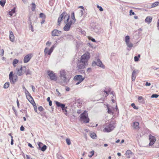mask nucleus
Masks as SVG:
<instances>
[{
    "mask_svg": "<svg viewBox=\"0 0 159 159\" xmlns=\"http://www.w3.org/2000/svg\"><path fill=\"white\" fill-rule=\"evenodd\" d=\"M76 19L75 17V13L74 12H73L71 15V18L69 22L68 23H65L66 25L64 27V30L66 31H68L69 30L71 25L74 24L75 21Z\"/></svg>",
    "mask_w": 159,
    "mask_h": 159,
    "instance_id": "1",
    "label": "nucleus"
},
{
    "mask_svg": "<svg viewBox=\"0 0 159 159\" xmlns=\"http://www.w3.org/2000/svg\"><path fill=\"white\" fill-rule=\"evenodd\" d=\"M60 77L64 82L66 83L69 82L70 79L66 72L65 70L62 69L60 71Z\"/></svg>",
    "mask_w": 159,
    "mask_h": 159,
    "instance_id": "2",
    "label": "nucleus"
},
{
    "mask_svg": "<svg viewBox=\"0 0 159 159\" xmlns=\"http://www.w3.org/2000/svg\"><path fill=\"white\" fill-rule=\"evenodd\" d=\"M80 120L85 123H88L89 121L90 120L88 117L87 111H84L80 114Z\"/></svg>",
    "mask_w": 159,
    "mask_h": 159,
    "instance_id": "3",
    "label": "nucleus"
},
{
    "mask_svg": "<svg viewBox=\"0 0 159 159\" xmlns=\"http://www.w3.org/2000/svg\"><path fill=\"white\" fill-rule=\"evenodd\" d=\"M55 103L57 107H60L61 108L62 111L64 114L66 116H67V107H66L65 104L61 103L57 101H56Z\"/></svg>",
    "mask_w": 159,
    "mask_h": 159,
    "instance_id": "4",
    "label": "nucleus"
},
{
    "mask_svg": "<svg viewBox=\"0 0 159 159\" xmlns=\"http://www.w3.org/2000/svg\"><path fill=\"white\" fill-rule=\"evenodd\" d=\"M9 79L11 84H13L17 80L18 77L16 75L13 74L12 71H11L9 75Z\"/></svg>",
    "mask_w": 159,
    "mask_h": 159,
    "instance_id": "5",
    "label": "nucleus"
},
{
    "mask_svg": "<svg viewBox=\"0 0 159 159\" xmlns=\"http://www.w3.org/2000/svg\"><path fill=\"white\" fill-rule=\"evenodd\" d=\"M90 57V53L88 52H86L81 56L80 61L85 64H87L88 61Z\"/></svg>",
    "mask_w": 159,
    "mask_h": 159,
    "instance_id": "6",
    "label": "nucleus"
},
{
    "mask_svg": "<svg viewBox=\"0 0 159 159\" xmlns=\"http://www.w3.org/2000/svg\"><path fill=\"white\" fill-rule=\"evenodd\" d=\"M115 128L113 124H108L106 127L103 129L104 132H109L112 131Z\"/></svg>",
    "mask_w": 159,
    "mask_h": 159,
    "instance_id": "7",
    "label": "nucleus"
},
{
    "mask_svg": "<svg viewBox=\"0 0 159 159\" xmlns=\"http://www.w3.org/2000/svg\"><path fill=\"white\" fill-rule=\"evenodd\" d=\"M26 70V66H21L20 69L16 70V74L18 76L23 75L25 73V71Z\"/></svg>",
    "mask_w": 159,
    "mask_h": 159,
    "instance_id": "8",
    "label": "nucleus"
},
{
    "mask_svg": "<svg viewBox=\"0 0 159 159\" xmlns=\"http://www.w3.org/2000/svg\"><path fill=\"white\" fill-rule=\"evenodd\" d=\"M47 73L51 80L55 81L57 80V77L56 74L53 71L49 70L48 71Z\"/></svg>",
    "mask_w": 159,
    "mask_h": 159,
    "instance_id": "9",
    "label": "nucleus"
},
{
    "mask_svg": "<svg viewBox=\"0 0 159 159\" xmlns=\"http://www.w3.org/2000/svg\"><path fill=\"white\" fill-rule=\"evenodd\" d=\"M74 79L75 80L78 81V82L76 83V85H78L83 81L84 79V78H83V76L81 75H78L75 76Z\"/></svg>",
    "mask_w": 159,
    "mask_h": 159,
    "instance_id": "10",
    "label": "nucleus"
},
{
    "mask_svg": "<svg viewBox=\"0 0 159 159\" xmlns=\"http://www.w3.org/2000/svg\"><path fill=\"white\" fill-rule=\"evenodd\" d=\"M62 13H64V14L63 15V18L64 22L65 23H68L70 20V15L67 14L65 12H64Z\"/></svg>",
    "mask_w": 159,
    "mask_h": 159,
    "instance_id": "11",
    "label": "nucleus"
},
{
    "mask_svg": "<svg viewBox=\"0 0 159 159\" xmlns=\"http://www.w3.org/2000/svg\"><path fill=\"white\" fill-rule=\"evenodd\" d=\"M32 54L31 53L26 55L24 57L23 59L24 62L25 63L28 62L32 57Z\"/></svg>",
    "mask_w": 159,
    "mask_h": 159,
    "instance_id": "12",
    "label": "nucleus"
},
{
    "mask_svg": "<svg viewBox=\"0 0 159 159\" xmlns=\"http://www.w3.org/2000/svg\"><path fill=\"white\" fill-rule=\"evenodd\" d=\"M54 48V46H53L50 48V49H48L47 48H45L44 52L45 55L48 54V55H50L52 52H53Z\"/></svg>",
    "mask_w": 159,
    "mask_h": 159,
    "instance_id": "13",
    "label": "nucleus"
},
{
    "mask_svg": "<svg viewBox=\"0 0 159 159\" xmlns=\"http://www.w3.org/2000/svg\"><path fill=\"white\" fill-rule=\"evenodd\" d=\"M149 140L150 141L149 145L152 146L154 143L156 141V139L155 137L150 135H149Z\"/></svg>",
    "mask_w": 159,
    "mask_h": 159,
    "instance_id": "14",
    "label": "nucleus"
},
{
    "mask_svg": "<svg viewBox=\"0 0 159 159\" xmlns=\"http://www.w3.org/2000/svg\"><path fill=\"white\" fill-rule=\"evenodd\" d=\"M130 38L129 36H126L125 38V40L126 44L129 48H131L133 46V44L129 42Z\"/></svg>",
    "mask_w": 159,
    "mask_h": 159,
    "instance_id": "15",
    "label": "nucleus"
},
{
    "mask_svg": "<svg viewBox=\"0 0 159 159\" xmlns=\"http://www.w3.org/2000/svg\"><path fill=\"white\" fill-rule=\"evenodd\" d=\"M107 107L108 110V113L110 114L113 115L115 111L114 107H112L109 106L108 105H107Z\"/></svg>",
    "mask_w": 159,
    "mask_h": 159,
    "instance_id": "16",
    "label": "nucleus"
},
{
    "mask_svg": "<svg viewBox=\"0 0 159 159\" xmlns=\"http://www.w3.org/2000/svg\"><path fill=\"white\" fill-rule=\"evenodd\" d=\"M61 31L57 30H54L52 32V36H58L61 35Z\"/></svg>",
    "mask_w": 159,
    "mask_h": 159,
    "instance_id": "17",
    "label": "nucleus"
},
{
    "mask_svg": "<svg viewBox=\"0 0 159 159\" xmlns=\"http://www.w3.org/2000/svg\"><path fill=\"white\" fill-rule=\"evenodd\" d=\"M111 89L110 88H108V89H107V90H104L103 91H102L101 93V94L104 97V98L106 97L108 94L110 93Z\"/></svg>",
    "mask_w": 159,
    "mask_h": 159,
    "instance_id": "18",
    "label": "nucleus"
},
{
    "mask_svg": "<svg viewBox=\"0 0 159 159\" xmlns=\"http://www.w3.org/2000/svg\"><path fill=\"white\" fill-rule=\"evenodd\" d=\"M86 64L80 60V62L77 64V67L79 69H84L85 67Z\"/></svg>",
    "mask_w": 159,
    "mask_h": 159,
    "instance_id": "19",
    "label": "nucleus"
},
{
    "mask_svg": "<svg viewBox=\"0 0 159 159\" xmlns=\"http://www.w3.org/2000/svg\"><path fill=\"white\" fill-rule=\"evenodd\" d=\"M29 101L30 103L33 106H36V103L34 101L33 98L31 96V95L26 98Z\"/></svg>",
    "mask_w": 159,
    "mask_h": 159,
    "instance_id": "20",
    "label": "nucleus"
},
{
    "mask_svg": "<svg viewBox=\"0 0 159 159\" xmlns=\"http://www.w3.org/2000/svg\"><path fill=\"white\" fill-rule=\"evenodd\" d=\"M64 13H62L59 16L57 20V25H60L61 23V21L62 20L63 18V15H64Z\"/></svg>",
    "mask_w": 159,
    "mask_h": 159,
    "instance_id": "21",
    "label": "nucleus"
},
{
    "mask_svg": "<svg viewBox=\"0 0 159 159\" xmlns=\"http://www.w3.org/2000/svg\"><path fill=\"white\" fill-rule=\"evenodd\" d=\"M133 154V153L130 150H128L125 153V156L127 158H129L132 157Z\"/></svg>",
    "mask_w": 159,
    "mask_h": 159,
    "instance_id": "22",
    "label": "nucleus"
},
{
    "mask_svg": "<svg viewBox=\"0 0 159 159\" xmlns=\"http://www.w3.org/2000/svg\"><path fill=\"white\" fill-rule=\"evenodd\" d=\"M9 38L11 42H14L15 40V37L11 31H10Z\"/></svg>",
    "mask_w": 159,
    "mask_h": 159,
    "instance_id": "23",
    "label": "nucleus"
},
{
    "mask_svg": "<svg viewBox=\"0 0 159 159\" xmlns=\"http://www.w3.org/2000/svg\"><path fill=\"white\" fill-rule=\"evenodd\" d=\"M96 64L102 68L104 67V66L103 65L102 61L99 59H98L97 60V61L96 62Z\"/></svg>",
    "mask_w": 159,
    "mask_h": 159,
    "instance_id": "24",
    "label": "nucleus"
},
{
    "mask_svg": "<svg viewBox=\"0 0 159 159\" xmlns=\"http://www.w3.org/2000/svg\"><path fill=\"white\" fill-rule=\"evenodd\" d=\"M152 17L150 16H147L145 20V21L148 24L150 23L152 20Z\"/></svg>",
    "mask_w": 159,
    "mask_h": 159,
    "instance_id": "25",
    "label": "nucleus"
},
{
    "mask_svg": "<svg viewBox=\"0 0 159 159\" xmlns=\"http://www.w3.org/2000/svg\"><path fill=\"white\" fill-rule=\"evenodd\" d=\"M139 123L138 122H134L133 123V127L135 129H137L139 127Z\"/></svg>",
    "mask_w": 159,
    "mask_h": 159,
    "instance_id": "26",
    "label": "nucleus"
},
{
    "mask_svg": "<svg viewBox=\"0 0 159 159\" xmlns=\"http://www.w3.org/2000/svg\"><path fill=\"white\" fill-rule=\"evenodd\" d=\"M136 72L135 70H134L132 75V80L133 81H134L135 80L136 77Z\"/></svg>",
    "mask_w": 159,
    "mask_h": 159,
    "instance_id": "27",
    "label": "nucleus"
},
{
    "mask_svg": "<svg viewBox=\"0 0 159 159\" xmlns=\"http://www.w3.org/2000/svg\"><path fill=\"white\" fill-rule=\"evenodd\" d=\"M15 7L12 9L11 11L9 12V14L10 15V16H12L13 14L15 13Z\"/></svg>",
    "mask_w": 159,
    "mask_h": 159,
    "instance_id": "28",
    "label": "nucleus"
},
{
    "mask_svg": "<svg viewBox=\"0 0 159 159\" xmlns=\"http://www.w3.org/2000/svg\"><path fill=\"white\" fill-rule=\"evenodd\" d=\"M159 5V2H156L152 4V7H155Z\"/></svg>",
    "mask_w": 159,
    "mask_h": 159,
    "instance_id": "29",
    "label": "nucleus"
},
{
    "mask_svg": "<svg viewBox=\"0 0 159 159\" xmlns=\"http://www.w3.org/2000/svg\"><path fill=\"white\" fill-rule=\"evenodd\" d=\"M25 73L26 75L31 74V72L30 71V70L28 69H27L26 67V70H25Z\"/></svg>",
    "mask_w": 159,
    "mask_h": 159,
    "instance_id": "30",
    "label": "nucleus"
},
{
    "mask_svg": "<svg viewBox=\"0 0 159 159\" xmlns=\"http://www.w3.org/2000/svg\"><path fill=\"white\" fill-rule=\"evenodd\" d=\"M32 7H31V10L32 11H34L35 10V9L36 8V5L34 3H32L31 4Z\"/></svg>",
    "mask_w": 159,
    "mask_h": 159,
    "instance_id": "31",
    "label": "nucleus"
},
{
    "mask_svg": "<svg viewBox=\"0 0 159 159\" xmlns=\"http://www.w3.org/2000/svg\"><path fill=\"white\" fill-rule=\"evenodd\" d=\"M24 88L25 89V94L26 98L30 96L31 94H30L28 91L26 89H25V87Z\"/></svg>",
    "mask_w": 159,
    "mask_h": 159,
    "instance_id": "32",
    "label": "nucleus"
},
{
    "mask_svg": "<svg viewBox=\"0 0 159 159\" xmlns=\"http://www.w3.org/2000/svg\"><path fill=\"white\" fill-rule=\"evenodd\" d=\"M39 17L42 18V19H45L46 16L44 14L41 13L39 14Z\"/></svg>",
    "mask_w": 159,
    "mask_h": 159,
    "instance_id": "33",
    "label": "nucleus"
},
{
    "mask_svg": "<svg viewBox=\"0 0 159 159\" xmlns=\"http://www.w3.org/2000/svg\"><path fill=\"white\" fill-rule=\"evenodd\" d=\"M6 3V0H1L0 1V4L2 7H4Z\"/></svg>",
    "mask_w": 159,
    "mask_h": 159,
    "instance_id": "34",
    "label": "nucleus"
},
{
    "mask_svg": "<svg viewBox=\"0 0 159 159\" xmlns=\"http://www.w3.org/2000/svg\"><path fill=\"white\" fill-rule=\"evenodd\" d=\"M9 85L10 84L9 82H6L4 85L3 88L4 89H7L9 87Z\"/></svg>",
    "mask_w": 159,
    "mask_h": 159,
    "instance_id": "35",
    "label": "nucleus"
},
{
    "mask_svg": "<svg viewBox=\"0 0 159 159\" xmlns=\"http://www.w3.org/2000/svg\"><path fill=\"white\" fill-rule=\"evenodd\" d=\"M18 60L16 59H15L13 62V65L14 67H16V64H17L18 62Z\"/></svg>",
    "mask_w": 159,
    "mask_h": 159,
    "instance_id": "36",
    "label": "nucleus"
},
{
    "mask_svg": "<svg viewBox=\"0 0 159 159\" xmlns=\"http://www.w3.org/2000/svg\"><path fill=\"white\" fill-rule=\"evenodd\" d=\"M47 148V146L45 145H44L40 150H41L42 151L44 152L46 149Z\"/></svg>",
    "mask_w": 159,
    "mask_h": 159,
    "instance_id": "37",
    "label": "nucleus"
},
{
    "mask_svg": "<svg viewBox=\"0 0 159 159\" xmlns=\"http://www.w3.org/2000/svg\"><path fill=\"white\" fill-rule=\"evenodd\" d=\"M43 144L42 143L40 142H39L38 143V145L39 146L38 149L40 150L43 146Z\"/></svg>",
    "mask_w": 159,
    "mask_h": 159,
    "instance_id": "38",
    "label": "nucleus"
},
{
    "mask_svg": "<svg viewBox=\"0 0 159 159\" xmlns=\"http://www.w3.org/2000/svg\"><path fill=\"white\" fill-rule=\"evenodd\" d=\"M90 136L92 138L94 139L96 137V135L95 133H93L90 134Z\"/></svg>",
    "mask_w": 159,
    "mask_h": 159,
    "instance_id": "39",
    "label": "nucleus"
},
{
    "mask_svg": "<svg viewBox=\"0 0 159 159\" xmlns=\"http://www.w3.org/2000/svg\"><path fill=\"white\" fill-rule=\"evenodd\" d=\"M66 141L68 145H70L71 144V142L70 140L68 138L66 139Z\"/></svg>",
    "mask_w": 159,
    "mask_h": 159,
    "instance_id": "40",
    "label": "nucleus"
},
{
    "mask_svg": "<svg viewBox=\"0 0 159 159\" xmlns=\"http://www.w3.org/2000/svg\"><path fill=\"white\" fill-rule=\"evenodd\" d=\"M131 106L134 109H138V107H136V106L135 105L134 103H133L131 104Z\"/></svg>",
    "mask_w": 159,
    "mask_h": 159,
    "instance_id": "41",
    "label": "nucleus"
},
{
    "mask_svg": "<svg viewBox=\"0 0 159 159\" xmlns=\"http://www.w3.org/2000/svg\"><path fill=\"white\" fill-rule=\"evenodd\" d=\"M139 55H138L137 57L135 56L134 57V60L135 61H139Z\"/></svg>",
    "mask_w": 159,
    "mask_h": 159,
    "instance_id": "42",
    "label": "nucleus"
},
{
    "mask_svg": "<svg viewBox=\"0 0 159 159\" xmlns=\"http://www.w3.org/2000/svg\"><path fill=\"white\" fill-rule=\"evenodd\" d=\"M159 96V95L157 94H153L151 96V98H157Z\"/></svg>",
    "mask_w": 159,
    "mask_h": 159,
    "instance_id": "43",
    "label": "nucleus"
},
{
    "mask_svg": "<svg viewBox=\"0 0 159 159\" xmlns=\"http://www.w3.org/2000/svg\"><path fill=\"white\" fill-rule=\"evenodd\" d=\"M38 109L40 111H42L43 110V108L42 106H40L38 108Z\"/></svg>",
    "mask_w": 159,
    "mask_h": 159,
    "instance_id": "44",
    "label": "nucleus"
},
{
    "mask_svg": "<svg viewBox=\"0 0 159 159\" xmlns=\"http://www.w3.org/2000/svg\"><path fill=\"white\" fill-rule=\"evenodd\" d=\"M90 153L91 154V155H89V156L90 157H91L92 156H93L94 155V151H91L90 152Z\"/></svg>",
    "mask_w": 159,
    "mask_h": 159,
    "instance_id": "45",
    "label": "nucleus"
},
{
    "mask_svg": "<svg viewBox=\"0 0 159 159\" xmlns=\"http://www.w3.org/2000/svg\"><path fill=\"white\" fill-rule=\"evenodd\" d=\"M97 7L99 9V10L100 11H103V9L101 6H99L97 5Z\"/></svg>",
    "mask_w": 159,
    "mask_h": 159,
    "instance_id": "46",
    "label": "nucleus"
},
{
    "mask_svg": "<svg viewBox=\"0 0 159 159\" xmlns=\"http://www.w3.org/2000/svg\"><path fill=\"white\" fill-rule=\"evenodd\" d=\"M129 13H130L129 14L130 15H134V12H133V11L132 10H130Z\"/></svg>",
    "mask_w": 159,
    "mask_h": 159,
    "instance_id": "47",
    "label": "nucleus"
},
{
    "mask_svg": "<svg viewBox=\"0 0 159 159\" xmlns=\"http://www.w3.org/2000/svg\"><path fill=\"white\" fill-rule=\"evenodd\" d=\"M51 44V43L49 42V41H48L46 43V45L47 46H49Z\"/></svg>",
    "mask_w": 159,
    "mask_h": 159,
    "instance_id": "48",
    "label": "nucleus"
},
{
    "mask_svg": "<svg viewBox=\"0 0 159 159\" xmlns=\"http://www.w3.org/2000/svg\"><path fill=\"white\" fill-rule=\"evenodd\" d=\"M91 37H88L89 39H91L92 42H96V41L95 39H94L93 38L91 39Z\"/></svg>",
    "mask_w": 159,
    "mask_h": 159,
    "instance_id": "49",
    "label": "nucleus"
},
{
    "mask_svg": "<svg viewBox=\"0 0 159 159\" xmlns=\"http://www.w3.org/2000/svg\"><path fill=\"white\" fill-rule=\"evenodd\" d=\"M16 103H17V107L18 108H19L20 107V104L19 103V102L18 99H17V100Z\"/></svg>",
    "mask_w": 159,
    "mask_h": 159,
    "instance_id": "50",
    "label": "nucleus"
},
{
    "mask_svg": "<svg viewBox=\"0 0 159 159\" xmlns=\"http://www.w3.org/2000/svg\"><path fill=\"white\" fill-rule=\"evenodd\" d=\"M24 129L25 128H24L23 125H22L20 127V130L21 131H23L24 130Z\"/></svg>",
    "mask_w": 159,
    "mask_h": 159,
    "instance_id": "51",
    "label": "nucleus"
},
{
    "mask_svg": "<svg viewBox=\"0 0 159 159\" xmlns=\"http://www.w3.org/2000/svg\"><path fill=\"white\" fill-rule=\"evenodd\" d=\"M79 8H82V9H83V10H82L81 11L82 12V13H83V11H84V7L83 6H80L79 7Z\"/></svg>",
    "mask_w": 159,
    "mask_h": 159,
    "instance_id": "52",
    "label": "nucleus"
},
{
    "mask_svg": "<svg viewBox=\"0 0 159 159\" xmlns=\"http://www.w3.org/2000/svg\"><path fill=\"white\" fill-rule=\"evenodd\" d=\"M146 86H149L151 85V83H148V82H147L145 84Z\"/></svg>",
    "mask_w": 159,
    "mask_h": 159,
    "instance_id": "53",
    "label": "nucleus"
},
{
    "mask_svg": "<svg viewBox=\"0 0 159 159\" xmlns=\"http://www.w3.org/2000/svg\"><path fill=\"white\" fill-rule=\"evenodd\" d=\"M11 145H13V136H11Z\"/></svg>",
    "mask_w": 159,
    "mask_h": 159,
    "instance_id": "54",
    "label": "nucleus"
},
{
    "mask_svg": "<svg viewBox=\"0 0 159 159\" xmlns=\"http://www.w3.org/2000/svg\"><path fill=\"white\" fill-rule=\"evenodd\" d=\"M45 19H42V20L41 21V23L42 24H43L44 23V22L45 21Z\"/></svg>",
    "mask_w": 159,
    "mask_h": 159,
    "instance_id": "55",
    "label": "nucleus"
},
{
    "mask_svg": "<svg viewBox=\"0 0 159 159\" xmlns=\"http://www.w3.org/2000/svg\"><path fill=\"white\" fill-rule=\"evenodd\" d=\"M26 159H32V158H30L29 156L26 155Z\"/></svg>",
    "mask_w": 159,
    "mask_h": 159,
    "instance_id": "56",
    "label": "nucleus"
},
{
    "mask_svg": "<svg viewBox=\"0 0 159 159\" xmlns=\"http://www.w3.org/2000/svg\"><path fill=\"white\" fill-rule=\"evenodd\" d=\"M115 110H116V111H117L118 112V108L117 107V105H116V108H115Z\"/></svg>",
    "mask_w": 159,
    "mask_h": 159,
    "instance_id": "57",
    "label": "nucleus"
},
{
    "mask_svg": "<svg viewBox=\"0 0 159 159\" xmlns=\"http://www.w3.org/2000/svg\"><path fill=\"white\" fill-rule=\"evenodd\" d=\"M33 107H34V110L36 112H37V106H36H36H35H35H33Z\"/></svg>",
    "mask_w": 159,
    "mask_h": 159,
    "instance_id": "58",
    "label": "nucleus"
},
{
    "mask_svg": "<svg viewBox=\"0 0 159 159\" xmlns=\"http://www.w3.org/2000/svg\"><path fill=\"white\" fill-rule=\"evenodd\" d=\"M56 92H57V94H58V95H60V93L58 91V89H56Z\"/></svg>",
    "mask_w": 159,
    "mask_h": 159,
    "instance_id": "59",
    "label": "nucleus"
},
{
    "mask_svg": "<svg viewBox=\"0 0 159 159\" xmlns=\"http://www.w3.org/2000/svg\"><path fill=\"white\" fill-rule=\"evenodd\" d=\"M28 146L30 147V148H33V146L30 143H29L28 145Z\"/></svg>",
    "mask_w": 159,
    "mask_h": 159,
    "instance_id": "60",
    "label": "nucleus"
},
{
    "mask_svg": "<svg viewBox=\"0 0 159 159\" xmlns=\"http://www.w3.org/2000/svg\"><path fill=\"white\" fill-rule=\"evenodd\" d=\"M49 105L50 106H51L52 105V102L51 101L49 102Z\"/></svg>",
    "mask_w": 159,
    "mask_h": 159,
    "instance_id": "61",
    "label": "nucleus"
},
{
    "mask_svg": "<svg viewBox=\"0 0 159 159\" xmlns=\"http://www.w3.org/2000/svg\"><path fill=\"white\" fill-rule=\"evenodd\" d=\"M47 101L48 102H50V101H51L50 100V98L49 97H48V98H47Z\"/></svg>",
    "mask_w": 159,
    "mask_h": 159,
    "instance_id": "62",
    "label": "nucleus"
},
{
    "mask_svg": "<svg viewBox=\"0 0 159 159\" xmlns=\"http://www.w3.org/2000/svg\"><path fill=\"white\" fill-rule=\"evenodd\" d=\"M66 90L67 91H69L70 90V88L68 87H67L66 89Z\"/></svg>",
    "mask_w": 159,
    "mask_h": 159,
    "instance_id": "63",
    "label": "nucleus"
},
{
    "mask_svg": "<svg viewBox=\"0 0 159 159\" xmlns=\"http://www.w3.org/2000/svg\"><path fill=\"white\" fill-rule=\"evenodd\" d=\"M117 155L119 156H121V153L120 152H118L117 153Z\"/></svg>",
    "mask_w": 159,
    "mask_h": 159,
    "instance_id": "64",
    "label": "nucleus"
}]
</instances>
